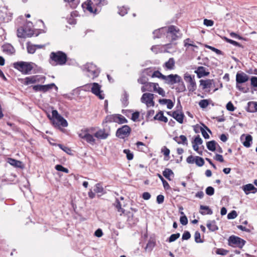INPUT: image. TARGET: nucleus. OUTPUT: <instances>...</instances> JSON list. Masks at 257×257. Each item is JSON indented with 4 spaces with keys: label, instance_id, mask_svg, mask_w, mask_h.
<instances>
[{
    "label": "nucleus",
    "instance_id": "14",
    "mask_svg": "<svg viewBox=\"0 0 257 257\" xmlns=\"http://www.w3.org/2000/svg\"><path fill=\"white\" fill-rule=\"evenodd\" d=\"M163 80L166 83L173 85L180 81L181 77L177 74H170L167 76L164 75Z\"/></svg>",
    "mask_w": 257,
    "mask_h": 257
},
{
    "label": "nucleus",
    "instance_id": "20",
    "mask_svg": "<svg viewBox=\"0 0 257 257\" xmlns=\"http://www.w3.org/2000/svg\"><path fill=\"white\" fill-rule=\"evenodd\" d=\"M184 114L183 112L177 110L173 111L172 117L175 119L179 123H183L184 118Z\"/></svg>",
    "mask_w": 257,
    "mask_h": 257
},
{
    "label": "nucleus",
    "instance_id": "64",
    "mask_svg": "<svg viewBox=\"0 0 257 257\" xmlns=\"http://www.w3.org/2000/svg\"><path fill=\"white\" fill-rule=\"evenodd\" d=\"M251 85L254 87H257V77L253 76L250 79Z\"/></svg>",
    "mask_w": 257,
    "mask_h": 257
},
{
    "label": "nucleus",
    "instance_id": "10",
    "mask_svg": "<svg viewBox=\"0 0 257 257\" xmlns=\"http://www.w3.org/2000/svg\"><path fill=\"white\" fill-rule=\"evenodd\" d=\"M184 79L187 84V88L190 92H194L197 88L196 83L195 79V76H192L188 73H185L184 76Z\"/></svg>",
    "mask_w": 257,
    "mask_h": 257
},
{
    "label": "nucleus",
    "instance_id": "18",
    "mask_svg": "<svg viewBox=\"0 0 257 257\" xmlns=\"http://www.w3.org/2000/svg\"><path fill=\"white\" fill-rule=\"evenodd\" d=\"M240 141L245 147L249 148L252 143V137L248 134L246 135L243 134L240 137Z\"/></svg>",
    "mask_w": 257,
    "mask_h": 257
},
{
    "label": "nucleus",
    "instance_id": "3",
    "mask_svg": "<svg viewBox=\"0 0 257 257\" xmlns=\"http://www.w3.org/2000/svg\"><path fill=\"white\" fill-rule=\"evenodd\" d=\"M162 30H165L166 32V38L170 42L177 40L182 35L180 29L175 26L171 25L167 27L162 28Z\"/></svg>",
    "mask_w": 257,
    "mask_h": 257
},
{
    "label": "nucleus",
    "instance_id": "12",
    "mask_svg": "<svg viewBox=\"0 0 257 257\" xmlns=\"http://www.w3.org/2000/svg\"><path fill=\"white\" fill-rule=\"evenodd\" d=\"M131 131V128L128 125H124L117 130L116 136L120 139H124L130 136Z\"/></svg>",
    "mask_w": 257,
    "mask_h": 257
},
{
    "label": "nucleus",
    "instance_id": "41",
    "mask_svg": "<svg viewBox=\"0 0 257 257\" xmlns=\"http://www.w3.org/2000/svg\"><path fill=\"white\" fill-rule=\"evenodd\" d=\"M210 101L211 100L210 99H202L199 101V105L201 108H205L208 106Z\"/></svg>",
    "mask_w": 257,
    "mask_h": 257
},
{
    "label": "nucleus",
    "instance_id": "54",
    "mask_svg": "<svg viewBox=\"0 0 257 257\" xmlns=\"http://www.w3.org/2000/svg\"><path fill=\"white\" fill-rule=\"evenodd\" d=\"M205 47L207 48H208L210 50H212V51L215 52L218 55L222 54V51L221 50L217 49L212 46L206 45Z\"/></svg>",
    "mask_w": 257,
    "mask_h": 257
},
{
    "label": "nucleus",
    "instance_id": "49",
    "mask_svg": "<svg viewBox=\"0 0 257 257\" xmlns=\"http://www.w3.org/2000/svg\"><path fill=\"white\" fill-rule=\"evenodd\" d=\"M55 168L56 170H57V171H62V172H63L66 173H69L68 169L64 167L63 166H62L61 165H57L55 166Z\"/></svg>",
    "mask_w": 257,
    "mask_h": 257
},
{
    "label": "nucleus",
    "instance_id": "15",
    "mask_svg": "<svg viewBox=\"0 0 257 257\" xmlns=\"http://www.w3.org/2000/svg\"><path fill=\"white\" fill-rule=\"evenodd\" d=\"M56 86L54 83H51L47 85H36L32 86L33 89L35 92H46Z\"/></svg>",
    "mask_w": 257,
    "mask_h": 257
},
{
    "label": "nucleus",
    "instance_id": "37",
    "mask_svg": "<svg viewBox=\"0 0 257 257\" xmlns=\"http://www.w3.org/2000/svg\"><path fill=\"white\" fill-rule=\"evenodd\" d=\"M127 122V120L123 115L116 114V123L118 124H122Z\"/></svg>",
    "mask_w": 257,
    "mask_h": 257
},
{
    "label": "nucleus",
    "instance_id": "4",
    "mask_svg": "<svg viewBox=\"0 0 257 257\" xmlns=\"http://www.w3.org/2000/svg\"><path fill=\"white\" fill-rule=\"evenodd\" d=\"M249 76L243 72H237L236 74V88L240 91L246 93L249 88L247 86H243L242 84L249 80Z\"/></svg>",
    "mask_w": 257,
    "mask_h": 257
},
{
    "label": "nucleus",
    "instance_id": "56",
    "mask_svg": "<svg viewBox=\"0 0 257 257\" xmlns=\"http://www.w3.org/2000/svg\"><path fill=\"white\" fill-rule=\"evenodd\" d=\"M202 143H203V141L201 139V138L200 137L199 135H198L197 136H196L195 138L194 141L192 142V144H195L197 145H201L202 144Z\"/></svg>",
    "mask_w": 257,
    "mask_h": 257
},
{
    "label": "nucleus",
    "instance_id": "63",
    "mask_svg": "<svg viewBox=\"0 0 257 257\" xmlns=\"http://www.w3.org/2000/svg\"><path fill=\"white\" fill-rule=\"evenodd\" d=\"M27 48L28 52L29 53L33 54L36 51V48H35V46H34L33 45H28L27 46Z\"/></svg>",
    "mask_w": 257,
    "mask_h": 257
},
{
    "label": "nucleus",
    "instance_id": "48",
    "mask_svg": "<svg viewBox=\"0 0 257 257\" xmlns=\"http://www.w3.org/2000/svg\"><path fill=\"white\" fill-rule=\"evenodd\" d=\"M93 1L95 4L99 7L106 5L107 4V2L106 0H93Z\"/></svg>",
    "mask_w": 257,
    "mask_h": 257
},
{
    "label": "nucleus",
    "instance_id": "52",
    "mask_svg": "<svg viewBox=\"0 0 257 257\" xmlns=\"http://www.w3.org/2000/svg\"><path fill=\"white\" fill-rule=\"evenodd\" d=\"M215 252L217 254L225 255L228 253L229 251L223 248H217Z\"/></svg>",
    "mask_w": 257,
    "mask_h": 257
},
{
    "label": "nucleus",
    "instance_id": "22",
    "mask_svg": "<svg viewBox=\"0 0 257 257\" xmlns=\"http://www.w3.org/2000/svg\"><path fill=\"white\" fill-rule=\"evenodd\" d=\"M2 49L4 52L9 54L13 55L15 53V49L10 44H5L2 46Z\"/></svg>",
    "mask_w": 257,
    "mask_h": 257
},
{
    "label": "nucleus",
    "instance_id": "5",
    "mask_svg": "<svg viewBox=\"0 0 257 257\" xmlns=\"http://www.w3.org/2000/svg\"><path fill=\"white\" fill-rule=\"evenodd\" d=\"M96 130L95 127H90L89 128H85L81 130L78 133V136L85 140L88 143L93 145L95 143V139L90 133L94 132Z\"/></svg>",
    "mask_w": 257,
    "mask_h": 257
},
{
    "label": "nucleus",
    "instance_id": "35",
    "mask_svg": "<svg viewBox=\"0 0 257 257\" xmlns=\"http://www.w3.org/2000/svg\"><path fill=\"white\" fill-rule=\"evenodd\" d=\"M184 47H186L187 49H189V47H192L194 48H196V49H198V47L197 46L194 45L193 43V41L191 40L189 38H187L184 41Z\"/></svg>",
    "mask_w": 257,
    "mask_h": 257
},
{
    "label": "nucleus",
    "instance_id": "47",
    "mask_svg": "<svg viewBox=\"0 0 257 257\" xmlns=\"http://www.w3.org/2000/svg\"><path fill=\"white\" fill-rule=\"evenodd\" d=\"M194 238L195 241L197 243H202L203 242V240L201 239L200 233L198 231L195 232Z\"/></svg>",
    "mask_w": 257,
    "mask_h": 257
},
{
    "label": "nucleus",
    "instance_id": "7",
    "mask_svg": "<svg viewBox=\"0 0 257 257\" xmlns=\"http://www.w3.org/2000/svg\"><path fill=\"white\" fill-rule=\"evenodd\" d=\"M52 122L54 126L60 128V127H67L68 122L67 120L59 114L56 110L52 111Z\"/></svg>",
    "mask_w": 257,
    "mask_h": 257
},
{
    "label": "nucleus",
    "instance_id": "8",
    "mask_svg": "<svg viewBox=\"0 0 257 257\" xmlns=\"http://www.w3.org/2000/svg\"><path fill=\"white\" fill-rule=\"evenodd\" d=\"M91 87V92L97 96L100 99H103L104 98V94L102 93V91L101 90V85L98 83L94 82L90 84H86L84 86L85 88L89 89Z\"/></svg>",
    "mask_w": 257,
    "mask_h": 257
},
{
    "label": "nucleus",
    "instance_id": "53",
    "mask_svg": "<svg viewBox=\"0 0 257 257\" xmlns=\"http://www.w3.org/2000/svg\"><path fill=\"white\" fill-rule=\"evenodd\" d=\"M58 146L60 148H61L63 151H64L65 152H66L68 154H71L72 150L70 148L64 146L62 145L59 144Z\"/></svg>",
    "mask_w": 257,
    "mask_h": 257
},
{
    "label": "nucleus",
    "instance_id": "17",
    "mask_svg": "<svg viewBox=\"0 0 257 257\" xmlns=\"http://www.w3.org/2000/svg\"><path fill=\"white\" fill-rule=\"evenodd\" d=\"M200 87H201L202 90H206L207 89H210L214 85V80L207 79L205 80L201 79L199 81Z\"/></svg>",
    "mask_w": 257,
    "mask_h": 257
},
{
    "label": "nucleus",
    "instance_id": "43",
    "mask_svg": "<svg viewBox=\"0 0 257 257\" xmlns=\"http://www.w3.org/2000/svg\"><path fill=\"white\" fill-rule=\"evenodd\" d=\"M123 152L126 154V158L128 160L130 161L133 159L134 154L129 149H124Z\"/></svg>",
    "mask_w": 257,
    "mask_h": 257
},
{
    "label": "nucleus",
    "instance_id": "46",
    "mask_svg": "<svg viewBox=\"0 0 257 257\" xmlns=\"http://www.w3.org/2000/svg\"><path fill=\"white\" fill-rule=\"evenodd\" d=\"M180 236V234L179 233L173 234L171 235V236L169 237L168 241L169 242H173L175 241L176 239H177L178 238H179Z\"/></svg>",
    "mask_w": 257,
    "mask_h": 257
},
{
    "label": "nucleus",
    "instance_id": "9",
    "mask_svg": "<svg viewBox=\"0 0 257 257\" xmlns=\"http://www.w3.org/2000/svg\"><path fill=\"white\" fill-rule=\"evenodd\" d=\"M85 69L88 72L87 76L92 79L97 77L100 70L97 66L92 63H87L85 65Z\"/></svg>",
    "mask_w": 257,
    "mask_h": 257
},
{
    "label": "nucleus",
    "instance_id": "25",
    "mask_svg": "<svg viewBox=\"0 0 257 257\" xmlns=\"http://www.w3.org/2000/svg\"><path fill=\"white\" fill-rule=\"evenodd\" d=\"M175 62L173 58H170L168 61L165 63L164 67L168 70H173L175 68Z\"/></svg>",
    "mask_w": 257,
    "mask_h": 257
},
{
    "label": "nucleus",
    "instance_id": "42",
    "mask_svg": "<svg viewBox=\"0 0 257 257\" xmlns=\"http://www.w3.org/2000/svg\"><path fill=\"white\" fill-rule=\"evenodd\" d=\"M64 2L68 3L72 9L76 8L78 4L77 0H63Z\"/></svg>",
    "mask_w": 257,
    "mask_h": 257
},
{
    "label": "nucleus",
    "instance_id": "40",
    "mask_svg": "<svg viewBox=\"0 0 257 257\" xmlns=\"http://www.w3.org/2000/svg\"><path fill=\"white\" fill-rule=\"evenodd\" d=\"M8 162L11 165L16 167H21L22 165V162L16 160L15 159L12 158H9L8 160Z\"/></svg>",
    "mask_w": 257,
    "mask_h": 257
},
{
    "label": "nucleus",
    "instance_id": "45",
    "mask_svg": "<svg viewBox=\"0 0 257 257\" xmlns=\"http://www.w3.org/2000/svg\"><path fill=\"white\" fill-rule=\"evenodd\" d=\"M161 152L163 154L165 157L168 158L166 160H168L169 158V154L170 153V150L166 146H164L161 149Z\"/></svg>",
    "mask_w": 257,
    "mask_h": 257
},
{
    "label": "nucleus",
    "instance_id": "36",
    "mask_svg": "<svg viewBox=\"0 0 257 257\" xmlns=\"http://www.w3.org/2000/svg\"><path fill=\"white\" fill-rule=\"evenodd\" d=\"M217 145V143L214 140L208 142L206 143L207 149L212 152L215 151Z\"/></svg>",
    "mask_w": 257,
    "mask_h": 257
},
{
    "label": "nucleus",
    "instance_id": "29",
    "mask_svg": "<svg viewBox=\"0 0 257 257\" xmlns=\"http://www.w3.org/2000/svg\"><path fill=\"white\" fill-rule=\"evenodd\" d=\"M200 209L201 210L200 213L202 215H211L213 213L212 210L207 206L200 205Z\"/></svg>",
    "mask_w": 257,
    "mask_h": 257
},
{
    "label": "nucleus",
    "instance_id": "21",
    "mask_svg": "<svg viewBox=\"0 0 257 257\" xmlns=\"http://www.w3.org/2000/svg\"><path fill=\"white\" fill-rule=\"evenodd\" d=\"M194 72L197 74L198 78H200L204 76H207L209 75V72L206 71V68L203 66H199Z\"/></svg>",
    "mask_w": 257,
    "mask_h": 257
},
{
    "label": "nucleus",
    "instance_id": "16",
    "mask_svg": "<svg viewBox=\"0 0 257 257\" xmlns=\"http://www.w3.org/2000/svg\"><path fill=\"white\" fill-rule=\"evenodd\" d=\"M110 135L109 132H107L104 128L98 130L93 136L98 140H105Z\"/></svg>",
    "mask_w": 257,
    "mask_h": 257
},
{
    "label": "nucleus",
    "instance_id": "39",
    "mask_svg": "<svg viewBox=\"0 0 257 257\" xmlns=\"http://www.w3.org/2000/svg\"><path fill=\"white\" fill-rule=\"evenodd\" d=\"M224 40L226 42L229 43V44H231L235 46H236V47H241L242 48H243V46L240 44V43H239L238 42H236V41H235L234 40H232L231 39H230L227 37H224V38H223Z\"/></svg>",
    "mask_w": 257,
    "mask_h": 257
},
{
    "label": "nucleus",
    "instance_id": "61",
    "mask_svg": "<svg viewBox=\"0 0 257 257\" xmlns=\"http://www.w3.org/2000/svg\"><path fill=\"white\" fill-rule=\"evenodd\" d=\"M203 24L204 25L207 27H211L213 25L214 21L211 20H208L207 19H205L203 21Z\"/></svg>",
    "mask_w": 257,
    "mask_h": 257
},
{
    "label": "nucleus",
    "instance_id": "51",
    "mask_svg": "<svg viewBox=\"0 0 257 257\" xmlns=\"http://www.w3.org/2000/svg\"><path fill=\"white\" fill-rule=\"evenodd\" d=\"M154 91L158 93L159 94H160L163 97L165 96V91L162 88L160 87L159 86H156V89H154Z\"/></svg>",
    "mask_w": 257,
    "mask_h": 257
},
{
    "label": "nucleus",
    "instance_id": "38",
    "mask_svg": "<svg viewBox=\"0 0 257 257\" xmlns=\"http://www.w3.org/2000/svg\"><path fill=\"white\" fill-rule=\"evenodd\" d=\"M163 176L168 180H171L170 176L174 175V173L172 170L169 168H166L163 172Z\"/></svg>",
    "mask_w": 257,
    "mask_h": 257
},
{
    "label": "nucleus",
    "instance_id": "27",
    "mask_svg": "<svg viewBox=\"0 0 257 257\" xmlns=\"http://www.w3.org/2000/svg\"><path fill=\"white\" fill-rule=\"evenodd\" d=\"M113 206L115 207L117 211L120 213V215H122L125 212V210L122 208L121 204L118 199H116L115 202L113 203Z\"/></svg>",
    "mask_w": 257,
    "mask_h": 257
},
{
    "label": "nucleus",
    "instance_id": "60",
    "mask_svg": "<svg viewBox=\"0 0 257 257\" xmlns=\"http://www.w3.org/2000/svg\"><path fill=\"white\" fill-rule=\"evenodd\" d=\"M206 193L209 195H213L214 193V189L212 187L209 186L207 187L205 190Z\"/></svg>",
    "mask_w": 257,
    "mask_h": 257
},
{
    "label": "nucleus",
    "instance_id": "26",
    "mask_svg": "<svg viewBox=\"0 0 257 257\" xmlns=\"http://www.w3.org/2000/svg\"><path fill=\"white\" fill-rule=\"evenodd\" d=\"M247 110L250 112H254L257 111V102H249L247 104Z\"/></svg>",
    "mask_w": 257,
    "mask_h": 257
},
{
    "label": "nucleus",
    "instance_id": "24",
    "mask_svg": "<svg viewBox=\"0 0 257 257\" xmlns=\"http://www.w3.org/2000/svg\"><path fill=\"white\" fill-rule=\"evenodd\" d=\"M173 140L176 141L178 144H183L184 145H187V139L184 135H181L179 137H175Z\"/></svg>",
    "mask_w": 257,
    "mask_h": 257
},
{
    "label": "nucleus",
    "instance_id": "31",
    "mask_svg": "<svg viewBox=\"0 0 257 257\" xmlns=\"http://www.w3.org/2000/svg\"><path fill=\"white\" fill-rule=\"evenodd\" d=\"M92 4L93 3L91 0H87V2L84 3V5H86V9L88 11L91 13L96 14L97 10L93 8L92 7Z\"/></svg>",
    "mask_w": 257,
    "mask_h": 257
},
{
    "label": "nucleus",
    "instance_id": "33",
    "mask_svg": "<svg viewBox=\"0 0 257 257\" xmlns=\"http://www.w3.org/2000/svg\"><path fill=\"white\" fill-rule=\"evenodd\" d=\"M36 78L37 77L35 76V75L27 77L24 79V84L28 85L31 84L36 83Z\"/></svg>",
    "mask_w": 257,
    "mask_h": 257
},
{
    "label": "nucleus",
    "instance_id": "28",
    "mask_svg": "<svg viewBox=\"0 0 257 257\" xmlns=\"http://www.w3.org/2000/svg\"><path fill=\"white\" fill-rule=\"evenodd\" d=\"M116 114L107 115L102 121V124L116 122Z\"/></svg>",
    "mask_w": 257,
    "mask_h": 257
},
{
    "label": "nucleus",
    "instance_id": "1",
    "mask_svg": "<svg viewBox=\"0 0 257 257\" xmlns=\"http://www.w3.org/2000/svg\"><path fill=\"white\" fill-rule=\"evenodd\" d=\"M67 60V55L63 51H58L50 53V63L53 65H64Z\"/></svg>",
    "mask_w": 257,
    "mask_h": 257
},
{
    "label": "nucleus",
    "instance_id": "55",
    "mask_svg": "<svg viewBox=\"0 0 257 257\" xmlns=\"http://www.w3.org/2000/svg\"><path fill=\"white\" fill-rule=\"evenodd\" d=\"M237 216L236 211L232 210L227 214V218L229 219H232L236 218Z\"/></svg>",
    "mask_w": 257,
    "mask_h": 257
},
{
    "label": "nucleus",
    "instance_id": "59",
    "mask_svg": "<svg viewBox=\"0 0 257 257\" xmlns=\"http://www.w3.org/2000/svg\"><path fill=\"white\" fill-rule=\"evenodd\" d=\"M226 107L227 110L230 111H233L235 109V107L231 101H229L227 103Z\"/></svg>",
    "mask_w": 257,
    "mask_h": 257
},
{
    "label": "nucleus",
    "instance_id": "30",
    "mask_svg": "<svg viewBox=\"0 0 257 257\" xmlns=\"http://www.w3.org/2000/svg\"><path fill=\"white\" fill-rule=\"evenodd\" d=\"M154 119L158 120L161 121L167 122L168 121V118L167 117L164 115L163 111H160L154 117Z\"/></svg>",
    "mask_w": 257,
    "mask_h": 257
},
{
    "label": "nucleus",
    "instance_id": "57",
    "mask_svg": "<svg viewBox=\"0 0 257 257\" xmlns=\"http://www.w3.org/2000/svg\"><path fill=\"white\" fill-rule=\"evenodd\" d=\"M37 78H36V83L40 82V83H44L46 80V77L44 76H40V75H35Z\"/></svg>",
    "mask_w": 257,
    "mask_h": 257
},
{
    "label": "nucleus",
    "instance_id": "2",
    "mask_svg": "<svg viewBox=\"0 0 257 257\" xmlns=\"http://www.w3.org/2000/svg\"><path fill=\"white\" fill-rule=\"evenodd\" d=\"M33 27V25L32 22H27L25 25L18 29L17 36L21 38L31 37L34 36H37L38 34L35 33Z\"/></svg>",
    "mask_w": 257,
    "mask_h": 257
},
{
    "label": "nucleus",
    "instance_id": "34",
    "mask_svg": "<svg viewBox=\"0 0 257 257\" xmlns=\"http://www.w3.org/2000/svg\"><path fill=\"white\" fill-rule=\"evenodd\" d=\"M178 85L176 88V90L178 92H184L186 90V86L184 82L181 78L180 81L177 82Z\"/></svg>",
    "mask_w": 257,
    "mask_h": 257
},
{
    "label": "nucleus",
    "instance_id": "11",
    "mask_svg": "<svg viewBox=\"0 0 257 257\" xmlns=\"http://www.w3.org/2000/svg\"><path fill=\"white\" fill-rule=\"evenodd\" d=\"M228 244L229 246L234 247H237L240 248H241L245 243L244 240L235 235L230 236L228 238Z\"/></svg>",
    "mask_w": 257,
    "mask_h": 257
},
{
    "label": "nucleus",
    "instance_id": "6",
    "mask_svg": "<svg viewBox=\"0 0 257 257\" xmlns=\"http://www.w3.org/2000/svg\"><path fill=\"white\" fill-rule=\"evenodd\" d=\"M13 67L22 74H29L33 69V64L30 62L18 61L13 64Z\"/></svg>",
    "mask_w": 257,
    "mask_h": 257
},
{
    "label": "nucleus",
    "instance_id": "23",
    "mask_svg": "<svg viewBox=\"0 0 257 257\" xmlns=\"http://www.w3.org/2000/svg\"><path fill=\"white\" fill-rule=\"evenodd\" d=\"M243 190L246 194H248L250 192L252 193H255L257 192V188L251 184H248L243 186Z\"/></svg>",
    "mask_w": 257,
    "mask_h": 257
},
{
    "label": "nucleus",
    "instance_id": "44",
    "mask_svg": "<svg viewBox=\"0 0 257 257\" xmlns=\"http://www.w3.org/2000/svg\"><path fill=\"white\" fill-rule=\"evenodd\" d=\"M195 164L199 167H201L204 164V161L203 159L199 156H196Z\"/></svg>",
    "mask_w": 257,
    "mask_h": 257
},
{
    "label": "nucleus",
    "instance_id": "62",
    "mask_svg": "<svg viewBox=\"0 0 257 257\" xmlns=\"http://www.w3.org/2000/svg\"><path fill=\"white\" fill-rule=\"evenodd\" d=\"M140 116V112L139 111H136L132 114L131 119L134 121L138 120Z\"/></svg>",
    "mask_w": 257,
    "mask_h": 257
},
{
    "label": "nucleus",
    "instance_id": "50",
    "mask_svg": "<svg viewBox=\"0 0 257 257\" xmlns=\"http://www.w3.org/2000/svg\"><path fill=\"white\" fill-rule=\"evenodd\" d=\"M164 77V75L162 74L158 70L155 71L152 75V77H157L158 78H160L163 80Z\"/></svg>",
    "mask_w": 257,
    "mask_h": 257
},
{
    "label": "nucleus",
    "instance_id": "19",
    "mask_svg": "<svg viewBox=\"0 0 257 257\" xmlns=\"http://www.w3.org/2000/svg\"><path fill=\"white\" fill-rule=\"evenodd\" d=\"M156 86H158V83L148 82L145 85L142 87L141 90L142 92H151L154 91V89H156Z\"/></svg>",
    "mask_w": 257,
    "mask_h": 257
},
{
    "label": "nucleus",
    "instance_id": "13",
    "mask_svg": "<svg viewBox=\"0 0 257 257\" xmlns=\"http://www.w3.org/2000/svg\"><path fill=\"white\" fill-rule=\"evenodd\" d=\"M154 94L150 93H144L141 97V101L145 103L147 106H154L155 102L153 101Z\"/></svg>",
    "mask_w": 257,
    "mask_h": 257
},
{
    "label": "nucleus",
    "instance_id": "32",
    "mask_svg": "<svg viewBox=\"0 0 257 257\" xmlns=\"http://www.w3.org/2000/svg\"><path fill=\"white\" fill-rule=\"evenodd\" d=\"M206 226L210 231H215L218 229L215 221H209Z\"/></svg>",
    "mask_w": 257,
    "mask_h": 257
},
{
    "label": "nucleus",
    "instance_id": "58",
    "mask_svg": "<svg viewBox=\"0 0 257 257\" xmlns=\"http://www.w3.org/2000/svg\"><path fill=\"white\" fill-rule=\"evenodd\" d=\"M94 191L96 193H102L103 191V188L99 183H97L95 185Z\"/></svg>",
    "mask_w": 257,
    "mask_h": 257
}]
</instances>
